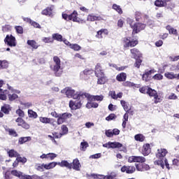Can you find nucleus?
Returning a JSON list of instances; mask_svg holds the SVG:
<instances>
[{
  "mask_svg": "<svg viewBox=\"0 0 179 179\" xmlns=\"http://www.w3.org/2000/svg\"><path fill=\"white\" fill-rule=\"evenodd\" d=\"M50 70L54 73L55 76L59 78L62 75V64L61 59L57 56L53 57V61L50 66Z\"/></svg>",
  "mask_w": 179,
  "mask_h": 179,
  "instance_id": "obj_1",
  "label": "nucleus"
},
{
  "mask_svg": "<svg viewBox=\"0 0 179 179\" xmlns=\"http://www.w3.org/2000/svg\"><path fill=\"white\" fill-rule=\"evenodd\" d=\"M169 153V151L166 148H159L156 153L157 160L155 161V164L160 166L162 169H164V161L166 159V156Z\"/></svg>",
  "mask_w": 179,
  "mask_h": 179,
  "instance_id": "obj_2",
  "label": "nucleus"
},
{
  "mask_svg": "<svg viewBox=\"0 0 179 179\" xmlns=\"http://www.w3.org/2000/svg\"><path fill=\"white\" fill-rule=\"evenodd\" d=\"M95 76L97 78V84L98 85H104L107 83V77L104 74V71L101 68L100 64H97L95 66Z\"/></svg>",
  "mask_w": 179,
  "mask_h": 179,
  "instance_id": "obj_3",
  "label": "nucleus"
},
{
  "mask_svg": "<svg viewBox=\"0 0 179 179\" xmlns=\"http://www.w3.org/2000/svg\"><path fill=\"white\" fill-rule=\"evenodd\" d=\"M61 92L62 93H65L66 97H68L69 99H71L72 97L73 99H74V100H78V99H79V100H80V99H85V96H83L85 93L79 92H75V90L71 87H66Z\"/></svg>",
  "mask_w": 179,
  "mask_h": 179,
  "instance_id": "obj_4",
  "label": "nucleus"
},
{
  "mask_svg": "<svg viewBox=\"0 0 179 179\" xmlns=\"http://www.w3.org/2000/svg\"><path fill=\"white\" fill-rule=\"evenodd\" d=\"M103 148L107 149H119L120 152H127V148L122 145V143L119 142H108L105 144H103Z\"/></svg>",
  "mask_w": 179,
  "mask_h": 179,
  "instance_id": "obj_5",
  "label": "nucleus"
},
{
  "mask_svg": "<svg viewBox=\"0 0 179 179\" xmlns=\"http://www.w3.org/2000/svg\"><path fill=\"white\" fill-rule=\"evenodd\" d=\"M8 100L10 101H13V100H16L17 99V94H20V91L14 90L13 87L9 86L8 85Z\"/></svg>",
  "mask_w": 179,
  "mask_h": 179,
  "instance_id": "obj_6",
  "label": "nucleus"
},
{
  "mask_svg": "<svg viewBox=\"0 0 179 179\" xmlns=\"http://www.w3.org/2000/svg\"><path fill=\"white\" fill-rule=\"evenodd\" d=\"M129 24L131 29H133V34H137V33H139L141 30H145V27H146L145 24L141 22H136L134 24L130 23Z\"/></svg>",
  "mask_w": 179,
  "mask_h": 179,
  "instance_id": "obj_7",
  "label": "nucleus"
},
{
  "mask_svg": "<svg viewBox=\"0 0 179 179\" xmlns=\"http://www.w3.org/2000/svg\"><path fill=\"white\" fill-rule=\"evenodd\" d=\"M138 45V41L131 39V37L124 38L123 39V47L129 48V47H135Z\"/></svg>",
  "mask_w": 179,
  "mask_h": 179,
  "instance_id": "obj_8",
  "label": "nucleus"
},
{
  "mask_svg": "<svg viewBox=\"0 0 179 179\" xmlns=\"http://www.w3.org/2000/svg\"><path fill=\"white\" fill-rule=\"evenodd\" d=\"M147 94H149V96H150V97H154L155 104H157V103H161V101L162 100V96L157 95V92H156V90H155L152 88L148 89Z\"/></svg>",
  "mask_w": 179,
  "mask_h": 179,
  "instance_id": "obj_9",
  "label": "nucleus"
},
{
  "mask_svg": "<svg viewBox=\"0 0 179 179\" xmlns=\"http://www.w3.org/2000/svg\"><path fill=\"white\" fill-rule=\"evenodd\" d=\"M4 43L8 47H16V38L12 35H7L4 39Z\"/></svg>",
  "mask_w": 179,
  "mask_h": 179,
  "instance_id": "obj_10",
  "label": "nucleus"
},
{
  "mask_svg": "<svg viewBox=\"0 0 179 179\" xmlns=\"http://www.w3.org/2000/svg\"><path fill=\"white\" fill-rule=\"evenodd\" d=\"M83 96H84V99H87V100H90V101H92V100L103 101V99H104V96L103 95L92 96L87 93H85Z\"/></svg>",
  "mask_w": 179,
  "mask_h": 179,
  "instance_id": "obj_11",
  "label": "nucleus"
},
{
  "mask_svg": "<svg viewBox=\"0 0 179 179\" xmlns=\"http://www.w3.org/2000/svg\"><path fill=\"white\" fill-rule=\"evenodd\" d=\"M146 162V159L145 157L141 156H131L128 159L129 163H145Z\"/></svg>",
  "mask_w": 179,
  "mask_h": 179,
  "instance_id": "obj_12",
  "label": "nucleus"
},
{
  "mask_svg": "<svg viewBox=\"0 0 179 179\" xmlns=\"http://www.w3.org/2000/svg\"><path fill=\"white\" fill-rule=\"evenodd\" d=\"M80 99H77L75 101H71L69 102V107L71 110H78L82 107V102L80 101Z\"/></svg>",
  "mask_w": 179,
  "mask_h": 179,
  "instance_id": "obj_13",
  "label": "nucleus"
},
{
  "mask_svg": "<svg viewBox=\"0 0 179 179\" xmlns=\"http://www.w3.org/2000/svg\"><path fill=\"white\" fill-rule=\"evenodd\" d=\"M136 168L134 166H123L121 168L122 173H127V174H132L135 173Z\"/></svg>",
  "mask_w": 179,
  "mask_h": 179,
  "instance_id": "obj_14",
  "label": "nucleus"
},
{
  "mask_svg": "<svg viewBox=\"0 0 179 179\" xmlns=\"http://www.w3.org/2000/svg\"><path fill=\"white\" fill-rule=\"evenodd\" d=\"M151 152L150 144L146 143L143 145L141 153L143 156H149Z\"/></svg>",
  "mask_w": 179,
  "mask_h": 179,
  "instance_id": "obj_15",
  "label": "nucleus"
},
{
  "mask_svg": "<svg viewBox=\"0 0 179 179\" xmlns=\"http://www.w3.org/2000/svg\"><path fill=\"white\" fill-rule=\"evenodd\" d=\"M164 76L166 79H169L171 80H173V79L179 80V73L176 74L174 72H166L164 73Z\"/></svg>",
  "mask_w": 179,
  "mask_h": 179,
  "instance_id": "obj_16",
  "label": "nucleus"
},
{
  "mask_svg": "<svg viewBox=\"0 0 179 179\" xmlns=\"http://www.w3.org/2000/svg\"><path fill=\"white\" fill-rule=\"evenodd\" d=\"M152 73H155V69L146 71L144 74H143V80H145V82H149L150 80Z\"/></svg>",
  "mask_w": 179,
  "mask_h": 179,
  "instance_id": "obj_17",
  "label": "nucleus"
},
{
  "mask_svg": "<svg viewBox=\"0 0 179 179\" xmlns=\"http://www.w3.org/2000/svg\"><path fill=\"white\" fill-rule=\"evenodd\" d=\"M71 164H72L71 169H73V170H76V171H80V167H82V165L80 164L79 159H73Z\"/></svg>",
  "mask_w": 179,
  "mask_h": 179,
  "instance_id": "obj_18",
  "label": "nucleus"
},
{
  "mask_svg": "<svg viewBox=\"0 0 179 179\" xmlns=\"http://www.w3.org/2000/svg\"><path fill=\"white\" fill-rule=\"evenodd\" d=\"M24 21L27 22V23H29V24H31V26L36 27V29H41V26H40V24L31 20V19H30L29 17H24Z\"/></svg>",
  "mask_w": 179,
  "mask_h": 179,
  "instance_id": "obj_19",
  "label": "nucleus"
},
{
  "mask_svg": "<svg viewBox=\"0 0 179 179\" xmlns=\"http://www.w3.org/2000/svg\"><path fill=\"white\" fill-rule=\"evenodd\" d=\"M57 165L60 167H66L70 169H72V163H69L66 160H62L61 162H57Z\"/></svg>",
  "mask_w": 179,
  "mask_h": 179,
  "instance_id": "obj_20",
  "label": "nucleus"
},
{
  "mask_svg": "<svg viewBox=\"0 0 179 179\" xmlns=\"http://www.w3.org/2000/svg\"><path fill=\"white\" fill-rule=\"evenodd\" d=\"M1 110L4 114H9V113L12 110V108H10V106L9 104H4L2 107Z\"/></svg>",
  "mask_w": 179,
  "mask_h": 179,
  "instance_id": "obj_21",
  "label": "nucleus"
},
{
  "mask_svg": "<svg viewBox=\"0 0 179 179\" xmlns=\"http://www.w3.org/2000/svg\"><path fill=\"white\" fill-rule=\"evenodd\" d=\"M58 165V162H50L48 164H45V170H52V169H55V167Z\"/></svg>",
  "mask_w": 179,
  "mask_h": 179,
  "instance_id": "obj_22",
  "label": "nucleus"
},
{
  "mask_svg": "<svg viewBox=\"0 0 179 179\" xmlns=\"http://www.w3.org/2000/svg\"><path fill=\"white\" fill-rule=\"evenodd\" d=\"M87 20L89 22H94V20H101V17L94 15V14H90L87 16Z\"/></svg>",
  "mask_w": 179,
  "mask_h": 179,
  "instance_id": "obj_23",
  "label": "nucleus"
},
{
  "mask_svg": "<svg viewBox=\"0 0 179 179\" xmlns=\"http://www.w3.org/2000/svg\"><path fill=\"white\" fill-rule=\"evenodd\" d=\"M166 29L168 30L169 34H173V36H177L178 34L177 29L170 25H167Z\"/></svg>",
  "mask_w": 179,
  "mask_h": 179,
  "instance_id": "obj_24",
  "label": "nucleus"
},
{
  "mask_svg": "<svg viewBox=\"0 0 179 179\" xmlns=\"http://www.w3.org/2000/svg\"><path fill=\"white\" fill-rule=\"evenodd\" d=\"M27 44L30 45L32 48H34V50H37V48H38V43H37L34 40H28Z\"/></svg>",
  "mask_w": 179,
  "mask_h": 179,
  "instance_id": "obj_25",
  "label": "nucleus"
},
{
  "mask_svg": "<svg viewBox=\"0 0 179 179\" xmlns=\"http://www.w3.org/2000/svg\"><path fill=\"white\" fill-rule=\"evenodd\" d=\"M21 108L24 110L26 108H30L33 106V103L31 102H27V101H21L20 102Z\"/></svg>",
  "mask_w": 179,
  "mask_h": 179,
  "instance_id": "obj_26",
  "label": "nucleus"
},
{
  "mask_svg": "<svg viewBox=\"0 0 179 179\" xmlns=\"http://www.w3.org/2000/svg\"><path fill=\"white\" fill-rule=\"evenodd\" d=\"M131 54H132L133 58H139L141 57V52L136 48H133L130 50Z\"/></svg>",
  "mask_w": 179,
  "mask_h": 179,
  "instance_id": "obj_27",
  "label": "nucleus"
},
{
  "mask_svg": "<svg viewBox=\"0 0 179 179\" xmlns=\"http://www.w3.org/2000/svg\"><path fill=\"white\" fill-rule=\"evenodd\" d=\"M12 176H15V177H18V178L20 179H24V176L22 175V172L18 171L17 170H13L11 171Z\"/></svg>",
  "mask_w": 179,
  "mask_h": 179,
  "instance_id": "obj_28",
  "label": "nucleus"
},
{
  "mask_svg": "<svg viewBox=\"0 0 179 179\" xmlns=\"http://www.w3.org/2000/svg\"><path fill=\"white\" fill-rule=\"evenodd\" d=\"M116 79L118 82H124V80H127V74L125 73H121L117 76Z\"/></svg>",
  "mask_w": 179,
  "mask_h": 179,
  "instance_id": "obj_29",
  "label": "nucleus"
},
{
  "mask_svg": "<svg viewBox=\"0 0 179 179\" xmlns=\"http://www.w3.org/2000/svg\"><path fill=\"white\" fill-rule=\"evenodd\" d=\"M70 20H73V22H80V19L78 17V12L74 11L70 15Z\"/></svg>",
  "mask_w": 179,
  "mask_h": 179,
  "instance_id": "obj_30",
  "label": "nucleus"
},
{
  "mask_svg": "<svg viewBox=\"0 0 179 179\" xmlns=\"http://www.w3.org/2000/svg\"><path fill=\"white\" fill-rule=\"evenodd\" d=\"M99 107V103L96 102H92L90 100L86 104L87 108H97Z\"/></svg>",
  "mask_w": 179,
  "mask_h": 179,
  "instance_id": "obj_31",
  "label": "nucleus"
},
{
  "mask_svg": "<svg viewBox=\"0 0 179 179\" xmlns=\"http://www.w3.org/2000/svg\"><path fill=\"white\" fill-rule=\"evenodd\" d=\"M9 94V91L0 90V100H6V94Z\"/></svg>",
  "mask_w": 179,
  "mask_h": 179,
  "instance_id": "obj_32",
  "label": "nucleus"
},
{
  "mask_svg": "<svg viewBox=\"0 0 179 179\" xmlns=\"http://www.w3.org/2000/svg\"><path fill=\"white\" fill-rule=\"evenodd\" d=\"M92 73H93V70L92 69H85V71H83V72L80 73V78H82V79H85V76H87V75H92Z\"/></svg>",
  "mask_w": 179,
  "mask_h": 179,
  "instance_id": "obj_33",
  "label": "nucleus"
},
{
  "mask_svg": "<svg viewBox=\"0 0 179 179\" xmlns=\"http://www.w3.org/2000/svg\"><path fill=\"white\" fill-rule=\"evenodd\" d=\"M120 104L122 106V107L123 108V109L124 110V111H126V113H128L129 111V107L128 106V102L122 100L120 101Z\"/></svg>",
  "mask_w": 179,
  "mask_h": 179,
  "instance_id": "obj_34",
  "label": "nucleus"
},
{
  "mask_svg": "<svg viewBox=\"0 0 179 179\" xmlns=\"http://www.w3.org/2000/svg\"><path fill=\"white\" fill-rule=\"evenodd\" d=\"M91 177H92V178H99V179H110L111 176H104L103 175H97V174H94L92 173L90 176Z\"/></svg>",
  "mask_w": 179,
  "mask_h": 179,
  "instance_id": "obj_35",
  "label": "nucleus"
},
{
  "mask_svg": "<svg viewBox=\"0 0 179 179\" xmlns=\"http://www.w3.org/2000/svg\"><path fill=\"white\" fill-rule=\"evenodd\" d=\"M61 129H62V131L60 132V134H62V136H64V135H67V134L69 131L68 129V127H66V125H65V124L62 125Z\"/></svg>",
  "mask_w": 179,
  "mask_h": 179,
  "instance_id": "obj_36",
  "label": "nucleus"
},
{
  "mask_svg": "<svg viewBox=\"0 0 179 179\" xmlns=\"http://www.w3.org/2000/svg\"><path fill=\"white\" fill-rule=\"evenodd\" d=\"M8 155L9 157H18L19 156V153L15 151V150H10L9 151H8Z\"/></svg>",
  "mask_w": 179,
  "mask_h": 179,
  "instance_id": "obj_37",
  "label": "nucleus"
},
{
  "mask_svg": "<svg viewBox=\"0 0 179 179\" xmlns=\"http://www.w3.org/2000/svg\"><path fill=\"white\" fill-rule=\"evenodd\" d=\"M60 117L62 118V120H64V122L66 121V120L71 118V117H72V114L69 113H63L62 115H59Z\"/></svg>",
  "mask_w": 179,
  "mask_h": 179,
  "instance_id": "obj_38",
  "label": "nucleus"
},
{
  "mask_svg": "<svg viewBox=\"0 0 179 179\" xmlns=\"http://www.w3.org/2000/svg\"><path fill=\"white\" fill-rule=\"evenodd\" d=\"M52 37V40H56L57 41H62V35L59 34H53Z\"/></svg>",
  "mask_w": 179,
  "mask_h": 179,
  "instance_id": "obj_39",
  "label": "nucleus"
},
{
  "mask_svg": "<svg viewBox=\"0 0 179 179\" xmlns=\"http://www.w3.org/2000/svg\"><path fill=\"white\" fill-rule=\"evenodd\" d=\"M24 179H43V176H38L37 175L28 176L25 175Z\"/></svg>",
  "mask_w": 179,
  "mask_h": 179,
  "instance_id": "obj_40",
  "label": "nucleus"
},
{
  "mask_svg": "<svg viewBox=\"0 0 179 179\" xmlns=\"http://www.w3.org/2000/svg\"><path fill=\"white\" fill-rule=\"evenodd\" d=\"M134 139L138 142H143V141H145V136L143 134H136L134 136Z\"/></svg>",
  "mask_w": 179,
  "mask_h": 179,
  "instance_id": "obj_41",
  "label": "nucleus"
},
{
  "mask_svg": "<svg viewBox=\"0 0 179 179\" xmlns=\"http://www.w3.org/2000/svg\"><path fill=\"white\" fill-rule=\"evenodd\" d=\"M113 9H114V10H116V12H117V13H119L120 15H122V9L121 8V6H120L117 4H113Z\"/></svg>",
  "mask_w": 179,
  "mask_h": 179,
  "instance_id": "obj_42",
  "label": "nucleus"
},
{
  "mask_svg": "<svg viewBox=\"0 0 179 179\" xmlns=\"http://www.w3.org/2000/svg\"><path fill=\"white\" fill-rule=\"evenodd\" d=\"M30 139H31V138H30V136H28V137H21L19 139V143H20V145H23V143H26V142L30 141Z\"/></svg>",
  "mask_w": 179,
  "mask_h": 179,
  "instance_id": "obj_43",
  "label": "nucleus"
},
{
  "mask_svg": "<svg viewBox=\"0 0 179 179\" xmlns=\"http://www.w3.org/2000/svg\"><path fill=\"white\" fill-rule=\"evenodd\" d=\"M28 115L30 118H37L38 117L37 113L33 111V110H28Z\"/></svg>",
  "mask_w": 179,
  "mask_h": 179,
  "instance_id": "obj_44",
  "label": "nucleus"
},
{
  "mask_svg": "<svg viewBox=\"0 0 179 179\" xmlns=\"http://www.w3.org/2000/svg\"><path fill=\"white\" fill-rule=\"evenodd\" d=\"M50 119L51 118H50V117H40L39 121H40V122H42V124H48V122H50Z\"/></svg>",
  "mask_w": 179,
  "mask_h": 179,
  "instance_id": "obj_45",
  "label": "nucleus"
},
{
  "mask_svg": "<svg viewBox=\"0 0 179 179\" xmlns=\"http://www.w3.org/2000/svg\"><path fill=\"white\" fill-rule=\"evenodd\" d=\"M36 169L38 171H44V169H45V164H38L36 165Z\"/></svg>",
  "mask_w": 179,
  "mask_h": 179,
  "instance_id": "obj_46",
  "label": "nucleus"
},
{
  "mask_svg": "<svg viewBox=\"0 0 179 179\" xmlns=\"http://www.w3.org/2000/svg\"><path fill=\"white\" fill-rule=\"evenodd\" d=\"M42 41L43 43H46L48 44H50L51 43H54V39H52V38L51 37H44L42 38Z\"/></svg>",
  "mask_w": 179,
  "mask_h": 179,
  "instance_id": "obj_47",
  "label": "nucleus"
},
{
  "mask_svg": "<svg viewBox=\"0 0 179 179\" xmlns=\"http://www.w3.org/2000/svg\"><path fill=\"white\" fill-rule=\"evenodd\" d=\"M155 5L158 8H163L165 6L164 3L163 2V0H156L155 2Z\"/></svg>",
  "mask_w": 179,
  "mask_h": 179,
  "instance_id": "obj_48",
  "label": "nucleus"
},
{
  "mask_svg": "<svg viewBox=\"0 0 179 179\" xmlns=\"http://www.w3.org/2000/svg\"><path fill=\"white\" fill-rule=\"evenodd\" d=\"M9 66V63L6 60L1 61V69H6Z\"/></svg>",
  "mask_w": 179,
  "mask_h": 179,
  "instance_id": "obj_49",
  "label": "nucleus"
},
{
  "mask_svg": "<svg viewBox=\"0 0 179 179\" xmlns=\"http://www.w3.org/2000/svg\"><path fill=\"white\" fill-rule=\"evenodd\" d=\"M154 80H163V75L161 73H157L152 76Z\"/></svg>",
  "mask_w": 179,
  "mask_h": 179,
  "instance_id": "obj_50",
  "label": "nucleus"
},
{
  "mask_svg": "<svg viewBox=\"0 0 179 179\" xmlns=\"http://www.w3.org/2000/svg\"><path fill=\"white\" fill-rule=\"evenodd\" d=\"M89 147V143L87 142L84 141L80 143V149L81 150L84 151Z\"/></svg>",
  "mask_w": 179,
  "mask_h": 179,
  "instance_id": "obj_51",
  "label": "nucleus"
},
{
  "mask_svg": "<svg viewBox=\"0 0 179 179\" xmlns=\"http://www.w3.org/2000/svg\"><path fill=\"white\" fill-rule=\"evenodd\" d=\"M70 48H71V50H73L74 51H79V50H80V45L75 43V44H71L70 45Z\"/></svg>",
  "mask_w": 179,
  "mask_h": 179,
  "instance_id": "obj_52",
  "label": "nucleus"
},
{
  "mask_svg": "<svg viewBox=\"0 0 179 179\" xmlns=\"http://www.w3.org/2000/svg\"><path fill=\"white\" fill-rule=\"evenodd\" d=\"M2 30L3 33H8V31H10L12 30V27L10 25H5L2 27Z\"/></svg>",
  "mask_w": 179,
  "mask_h": 179,
  "instance_id": "obj_53",
  "label": "nucleus"
},
{
  "mask_svg": "<svg viewBox=\"0 0 179 179\" xmlns=\"http://www.w3.org/2000/svg\"><path fill=\"white\" fill-rule=\"evenodd\" d=\"M58 155L52 152L48 153V159H50V160H54L55 157H57Z\"/></svg>",
  "mask_w": 179,
  "mask_h": 179,
  "instance_id": "obj_54",
  "label": "nucleus"
},
{
  "mask_svg": "<svg viewBox=\"0 0 179 179\" xmlns=\"http://www.w3.org/2000/svg\"><path fill=\"white\" fill-rule=\"evenodd\" d=\"M149 90V87H143L139 89V92L141 93H143V94H148V91Z\"/></svg>",
  "mask_w": 179,
  "mask_h": 179,
  "instance_id": "obj_55",
  "label": "nucleus"
},
{
  "mask_svg": "<svg viewBox=\"0 0 179 179\" xmlns=\"http://www.w3.org/2000/svg\"><path fill=\"white\" fill-rule=\"evenodd\" d=\"M45 9L48 13V16H52V10H54V7L51 6L50 7H48Z\"/></svg>",
  "mask_w": 179,
  "mask_h": 179,
  "instance_id": "obj_56",
  "label": "nucleus"
},
{
  "mask_svg": "<svg viewBox=\"0 0 179 179\" xmlns=\"http://www.w3.org/2000/svg\"><path fill=\"white\" fill-rule=\"evenodd\" d=\"M15 29L18 34H23V27L21 26H17L15 27Z\"/></svg>",
  "mask_w": 179,
  "mask_h": 179,
  "instance_id": "obj_57",
  "label": "nucleus"
},
{
  "mask_svg": "<svg viewBox=\"0 0 179 179\" xmlns=\"http://www.w3.org/2000/svg\"><path fill=\"white\" fill-rule=\"evenodd\" d=\"M15 122H17V125L19 127H22V125H23V123L24 122V120H23L22 117H18L16 119Z\"/></svg>",
  "mask_w": 179,
  "mask_h": 179,
  "instance_id": "obj_58",
  "label": "nucleus"
},
{
  "mask_svg": "<svg viewBox=\"0 0 179 179\" xmlns=\"http://www.w3.org/2000/svg\"><path fill=\"white\" fill-rule=\"evenodd\" d=\"M123 85L128 87H133V86H135V84L134 83L126 81L123 83Z\"/></svg>",
  "mask_w": 179,
  "mask_h": 179,
  "instance_id": "obj_59",
  "label": "nucleus"
},
{
  "mask_svg": "<svg viewBox=\"0 0 179 179\" xmlns=\"http://www.w3.org/2000/svg\"><path fill=\"white\" fill-rule=\"evenodd\" d=\"M109 96L114 100H117V94H115V91H110Z\"/></svg>",
  "mask_w": 179,
  "mask_h": 179,
  "instance_id": "obj_60",
  "label": "nucleus"
},
{
  "mask_svg": "<svg viewBox=\"0 0 179 179\" xmlns=\"http://www.w3.org/2000/svg\"><path fill=\"white\" fill-rule=\"evenodd\" d=\"M16 114H17V115H19V117H24V112L23 110H22V109H17L16 110Z\"/></svg>",
  "mask_w": 179,
  "mask_h": 179,
  "instance_id": "obj_61",
  "label": "nucleus"
},
{
  "mask_svg": "<svg viewBox=\"0 0 179 179\" xmlns=\"http://www.w3.org/2000/svg\"><path fill=\"white\" fill-rule=\"evenodd\" d=\"M101 157V153H97L92 155L90 157V159H100Z\"/></svg>",
  "mask_w": 179,
  "mask_h": 179,
  "instance_id": "obj_62",
  "label": "nucleus"
},
{
  "mask_svg": "<svg viewBox=\"0 0 179 179\" xmlns=\"http://www.w3.org/2000/svg\"><path fill=\"white\" fill-rule=\"evenodd\" d=\"M17 160L20 163H26V162H27V159L25 157H17Z\"/></svg>",
  "mask_w": 179,
  "mask_h": 179,
  "instance_id": "obj_63",
  "label": "nucleus"
},
{
  "mask_svg": "<svg viewBox=\"0 0 179 179\" xmlns=\"http://www.w3.org/2000/svg\"><path fill=\"white\" fill-rule=\"evenodd\" d=\"M115 118V115L110 114L108 117H106V121H111Z\"/></svg>",
  "mask_w": 179,
  "mask_h": 179,
  "instance_id": "obj_64",
  "label": "nucleus"
}]
</instances>
